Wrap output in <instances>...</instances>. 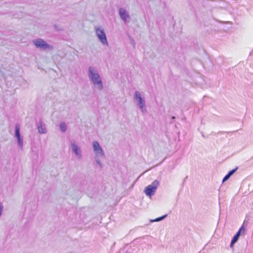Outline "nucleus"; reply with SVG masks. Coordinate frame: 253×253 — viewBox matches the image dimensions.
I'll list each match as a JSON object with an SVG mask.
<instances>
[{"label": "nucleus", "mask_w": 253, "mask_h": 253, "mask_svg": "<svg viewBox=\"0 0 253 253\" xmlns=\"http://www.w3.org/2000/svg\"><path fill=\"white\" fill-rule=\"evenodd\" d=\"M87 76L95 88L99 90H102L103 89L102 79L96 67L89 66L87 70Z\"/></svg>", "instance_id": "1"}, {"label": "nucleus", "mask_w": 253, "mask_h": 253, "mask_svg": "<svg viewBox=\"0 0 253 253\" xmlns=\"http://www.w3.org/2000/svg\"><path fill=\"white\" fill-rule=\"evenodd\" d=\"M93 149L95 154L94 157L95 162L100 168H103V165L101 162L100 158H104L105 154L99 143L96 141L93 142Z\"/></svg>", "instance_id": "2"}, {"label": "nucleus", "mask_w": 253, "mask_h": 253, "mask_svg": "<svg viewBox=\"0 0 253 253\" xmlns=\"http://www.w3.org/2000/svg\"><path fill=\"white\" fill-rule=\"evenodd\" d=\"M134 99L137 101V105L141 111L144 113L146 112V102L144 98L141 96V93L138 91H136L133 96Z\"/></svg>", "instance_id": "3"}, {"label": "nucleus", "mask_w": 253, "mask_h": 253, "mask_svg": "<svg viewBox=\"0 0 253 253\" xmlns=\"http://www.w3.org/2000/svg\"><path fill=\"white\" fill-rule=\"evenodd\" d=\"M33 42L35 46L37 48H39L41 50H52L53 47L52 45L47 43L43 39L39 38L35 39L33 41Z\"/></svg>", "instance_id": "4"}, {"label": "nucleus", "mask_w": 253, "mask_h": 253, "mask_svg": "<svg viewBox=\"0 0 253 253\" xmlns=\"http://www.w3.org/2000/svg\"><path fill=\"white\" fill-rule=\"evenodd\" d=\"M159 185V181L157 180H155L151 184H150L145 187L144 190L145 194L149 197H151L154 195Z\"/></svg>", "instance_id": "5"}, {"label": "nucleus", "mask_w": 253, "mask_h": 253, "mask_svg": "<svg viewBox=\"0 0 253 253\" xmlns=\"http://www.w3.org/2000/svg\"><path fill=\"white\" fill-rule=\"evenodd\" d=\"M95 31L97 38L101 43L103 45H108V43L104 29L100 27H96L95 28Z\"/></svg>", "instance_id": "6"}, {"label": "nucleus", "mask_w": 253, "mask_h": 253, "mask_svg": "<svg viewBox=\"0 0 253 253\" xmlns=\"http://www.w3.org/2000/svg\"><path fill=\"white\" fill-rule=\"evenodd\" d=\"M71 147L72 152L75 155L78 159L82 158V151L80 147H79L74 140L71 141Z\"/></svg>", "instance_id": "7"}, {"label": "nucleus", "mask_w": 253, "mask_h": 253, "mask_svg": "<svg viewBox=\"0 0 253 253\" xmlns=\"http://www.w3.org/2000/svg\"><path fill=\"white\" fill-rule=\"evenodd\" d=\"M245 232L246 228L244 227V225H242V226L240 228L239 230L232 238L230 243V247L232 248L233 245L238 241L240 236L245 235Z\"/></svg>", "instance_id": "8"}, {"label": "nucleus", "mask_w": 253, "mask_h": 253, "mask_svg": "<svg viewBox=\"0 0 253 253\" xmlns=\"http://www.w3.org/2000/svg\"><path fill=\"white\" fill-rule=\"evenodd\" d=\"M119 14L121 19L125 23H126L127 22V20L130 18L128 12L124 8H120L119 9Z\"/></svg>", "instance_id": "9"}, {"label": "nucleus", "mask_w": 253, "mask_h": 253, "mask_svg": "<svg viewBox=\"0 0 253 253\" xmlns=\"http://www.w3.org/2000/svg\"><path fill=\"white\" fill-rule=\"evenodd\" d=\"M37 126L38 130V132L40 133L44 134L47 132V130L45 126V125L42 122H39V123L37 124Z\"/></svg>", "instance_id": "10"}, {"label": "nucleus", "mask_w": 253, "mask_h": 253, "mask_svg": "<svg viewBox=\"0 0 253 253\" xmlns=\"http://www.w3.org/2000/svg\"><path fill=\"white\" fill-rule=\"evenodd\" d=\"M15 136L16 138L21 137L20 133V126L18 125H16L15 126Z\"/></svg>", "instance_id": "11"}, {"label": "nucleus", "mask_w": 253, "mask_h": 253, "mask_svg": "<svg viewBox=\"0 0 253 253\" xmlns=\"http://www.w3.org/2000/svg\"><path fill=\"white\" fill-rule=\"evenodd\" d=\"M60 128L62 132H64L67 130V126L65 122H61L60 124Z\"/></svg>", "instance_id": "12"}, {"label": "nucleus", "mask_w": 253, "mask_h": 253, "mask_svg": "<svg viewBox=\"0 0 253 253\" xmlns=\"http://www.w3.org/2000/svg\"><path fill=\"white\" fill-rule=\"evenodd\" d=\"M16 138V139L17 140V143H18V146L22 148L23 145V138L21 137H17V138Z\"/></svg>", "instance_id": "13"}, {"label": "nucleus", "mask_w": 253, "mask_h": 253, "mask_svg": "<svg viewBox=\"0 0 253 253\" xmlns=\"http://www.w3.org/2000/svg\"><path fill=\"white\" fill-rule=\"evenodd\" d=\"M16 138V139L17 140V143H18V146L22 148L23 145V138L21 137H17V138Z\"/></svg>", "instance_id": "14"}, {"label": "nucleus", "mask_w": 253, "mask_h": 253, "mask_svg": "<svg viewBox=\"0 0 253 253\" xmlns=\"http://www.w3.org/2000/svg\"><path fill=\"white\" fill-rule=\"evenodd\" d=\"M167 216V214H165L162 216L158 217L154 220H151V222H158L164 219Z\"/></svg>", "instance_id": "15"}, {"label": "nucleus", "mask_w": 253, "mask_h": 253, "mask_svg": "<svg viewBox=\"0 0 253 253\" xmlns=\"http://www.w3.org/2000/svg\"><path fill=\"white\" fill-rule=\"evenodd\" d=\"M238 169V167H236L235 169L229 171L227 174L230 177L231 175H232Z\"/></svg>", "instance_id": "16"}, {"label": "nucleus", "mask_w": 253, "mask_h": 253, "mask_svg": "<svg viewBox=\"0 0 253 253\" xmlns=\"http://www.w3.org/2000/svg\"><path fill=\"white\" fill-rule=\"evenodd\" d=\"M3 211V206L2 203L0 202V217L1 216L2 214Z\"/></svg>", "instance_id": "17"}, {"label": "nucleus", "mask_w": 253, "mask_h": 253, "mask_svg": "<svg viewBox=\"0 0 253 253\" xmlns=\"http://www.w3.org/2000/svg\"><path fill=\"white\" fill-rule=\"evenodd\" d=\"M230 178V176L228 174H226L224 177L223 178L222 182H224L225 181L227 180Z\"/></svg>", "instance_id": "18"}, {"label": "nucleus", "mask_w": 253, "mask_h": 253, "mask_svg": "<svg viewBox=\"0 0 253 253\" xmlns=\"http://www.w3.org/2000/svg\"><path fill=\"white\" fill-rule=\"evenodd\" d=\"M131 40V43L132 45H133V47L134 48L135 46V42L133 39H130Z\"/></svg>", "instance_id": "19"}, {"label": "nucleus", "mask_w": 253, "mask_h": 253, "mask_svg": "<svg viewBox=\"0 0 253 253\" xmlns=\"http://www.w3.org/2000/svg\"><path fill=\"white\" fill-rule=\"evenodd\" d=\"M172 118V119H173H173H174L175 118V117H173H173H172V118Z\"/></svg>", "instance_id": "20"}, {"label": "nucleus", "mask_w": 253, "mask_h": 253, "mask_svg": "<svg viewBox=\"0 0 253 253\" xmlns=\"http://www.w3.org/2000/svg\"><path fill=\"white\" fill-rule=\"evenodd\" d=\"M126 253H129L126 252Z\"/></svg>", "instance_id": "21"}]
</instances>
